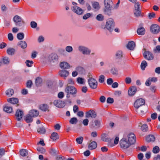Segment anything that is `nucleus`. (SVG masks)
<instances>
[{
    "instance_id": "nucleus-24",
    "label": "nucleus",
    "mask_w": 160,
    "mask_h": 160,
    "mask_svg": "<svg viewBox=\"0 0 160 160\" xmlns=\"http://www.w3.org/2000/svg\"><path fill=\"white\" fill-rule=\"evenodd\" d=\"M97 147L96 142L95 141L91 142L89 144L88 148L90 149H93L96 148Z\"/></svg>"
},
{
    "instance_id": "nucleus-62",
    "label": "nucleus",
    "mask_w": 160,
    "mask_h": 160,
    "mask_svg": "<svg viewBox=\"0 0 160 160\" xmlns=\"http://www.w3.org/2000/svg\"><path fill=\"white\" fill-rule=\"evenodd\" d=\"M5 150L3 148L0 149V158L5 154Z\"/></svg>"
},
{
    "instance_id": "nucleus-15",
    "label": "nucleus",
    "mask_w": 160,
    "mask_h": 160,
    "mask_svg": "<svg viewBox=\"0 0 160 160\" xmlns=\"http://www.w3.org/2000/svg\"><path fill=\"white\" fill-rule=\"evenodd\" d=\"M96 116V113L92 110H90L86 112V117L87 118H95Z\"/></svg>"
},
{
    "instance_id": "nucleus-9",
    "label": "nucleus",
    "mask_w": 160,
    "mask_h": 160,
    "mask_svg": "<svg viewBox=\"0 0 160 160\" xmlns=\"http://www.w3.org/2000/svg\"><path fill=\"white\" fill-rule=\"evenodd\" d=\"M138 34L140 35H143L145 34L146 30L143 27V24L140 23L137 31Z\"/></svg>"
},
{
    "instance_id": "nucleus-30",
    "label": "nucleus",
    "mask_w": 160,
    "mask_h": 160,
    "mask_svg": "<svg viewBox=\"0 0 160 160\" xmlns=\"http://www.w3.org/2000/svg\"><path fill=\"white\" fill-rule=\"evenodd\" d=\"M59 136L56 132H53L51 135V138L53 140H56L59 138Z\"/></svg>"
},
{
    "instance_id": "nucleus-37",
    "label": "nucleus",
    "mask_w": 160,
    "mask_h": 160,
    "mask_svg": "<svg viewBox=\"0 0 160 160\" xmlns=\"http://www.w3.org/2000/svg\"><path fill=\"white\" fill-rule=\"evenodd\" d=\"M76 70L78 72L81 74L85 72V70L83 68L81 67H77L76 68Z\"/></svg>"
},
{
    "instance_id": "nucleus-49",
    "label": "nucleus",
    "mask_w": 160,
    "mask_h": 160,
    "mask_svg": "<svg viewBox=\"0 0 160 160\" xmlns=\"http://www.w3.org/2000/svg\"><path fill=\"white\" fill-rule=\"evenodd\" d=\"M49 58L52 60H57L58 59V56L56 54H52L49 56Z\"/></svg>"
},
{
    "instance_id": "nucleus-39",
    "label": "nucleus",
    "mask_w": 160,
    "mask_h": 160,
    "mask_svg": "<svg viewBox=\"0 0 160 160\" xmlns=\"http://www.w3.org/2000/svg\"><path fill=\"white\" fill-rule=\"evenodd\" d=\"M102 139L103 141L105 142H109L111 141L110 138L107 137L105 134H104L102 135Z\"/></svg>"
},
{
    "instance_id": "nucleus-11",
    "label": "nucleus",
    "mask_w": 160,
    "mask_h": 160,
    "mask_svg": "<svg viewBox=\"0 0 160 160\" xmlns=\"http://www.w3.org/2000/svg\"><path fill=\"white\" fill-rule=\"evenodd\" d=\"M151 31L154 34L158 33L160 31L159 26L157 24H153L151 26Z\"/></svg>"
},
{
    "instance_id": "nucleus-17",
    "label": "nucleus",
    "mask_w": 160,
    "mask_h": 160,
    "mask_svg": "<svg viewBox=\"0 0 160 160\" xmlns=\"http://www.w3.org/2000/svg\"><path fill=\"white\" fill-rule=\"evenodd\" d=\"M59 75L60 76L63 77L64 79L68 76L69 74V72L67 70H63L60 71L59 72Z\"/></svg>"
},
{
    "instance_id": "nucleus-50",
    "label": "nucleus",
    "mask_w": 160,
    "mask_h": 160,
    "mask_svg": "<svg viewBox=\"0 0 160 160\" xmlns=\"http://www.w3.org/2000/svg\"><path fill=\"white\" fill-rule=\"evenodd\" d=\"M141 130L143 132H146L148 130V127L146 124H144L142 125L141 128Z\"/></svg>"
},
{
    "instance_id": "nucleus-8",
    "label": "nucleus",
    "mask_w": 160,
    "mask_h": 160,
    "mask_svg": "<svg viewBox=\"0 0 160 160\" xmlns=\"http://www.w3.org/2000/svg\"><path fill=\"white\" fill-rule=\"evenodd\" d=\"M79 51L82 52L83 54L89 55L91 52V50L83 46H80L78 47Z\"/></svg>"
},
{
    "instance_id": "nucleus-46",
    "label": "nucleus",
    "mask_w": 160,
    "mask_h": 160,
    "mask_svg": "<svg viewBox=\"0 0 160 160\" xmlns=\"http://www.w3.org/2000/svg\"><path fill=\"white\" fill-rule=\"evenodd\" d=\"M24 35L23 33H19L17 35V38L19 40H22L24 38Z\"/></svg>"
},
{
    "instance_id": "nucleus-42",
    "label": "nucleus",
    "mask_w": 160,
    "mask_h": 160,
    "mask_svg": "<svg viewBox=\"0 0 160 160\" xmlns=\"http://www.w3.org/2000/svg\"><path fill=\"white\" fill-rule=\"evenodd\" d=\"M78 120L76 118H71L69 121V122L71 124H76L78 122Z\"/></svg>"
},
{
    "instance_id": "nucleus-25",
    "label": "nucleus",
    "mask_w": 160,
    "mask_h": 160,
    "mask_svg": "<svg viewBox=\"0 0 160 160\" xmlns=\"http://www.w3.org/2000/svg\"><path fill=\"white\" fill-rule=\"evenodd\" d=\"M111 73L113 75L117 76L118 75V72L117 69L115 67H112L110 70Z\"/></svg>"
},
{
    "instance_id": "nucleus-52",
    "label": "nucleus",
    "mask_w": 160,
    "mask_h": 160,
    "mask_svg": "<svg viewBox=\"0 0 160 160\" xmlns=\"http://www.w3.org/2000/svg\"><path fill=\"white\" fill-rule=\"evenodd\" d=\"M50 153L52 155H55L58 154V151L57 149H52L50 151Z\"/></svg>"
},
{
    "instance_id": "nucleus-38",
    "label": "nucleus",
    "mask_w": 160,
    "mask_h": 160,
    "mask_svg": "<svg viewBox=\"0 0 160 160\" xmlns=\"http://www.w3.org/2000/svg\"><path fill=\"white\" fill-rule=\"evenodd\" d=\"M153 52L155 54L160 53V45H158L153 50Z\"/></svg>"
},
{
    "instance_id": "nucleus-59",
    "label": "nucleus",
    "mask_w": 160,
    "mask_h": 160,
    "mask_svg": "<svg viewBox=\"0 0 160 160\" xmlns=\"http://www.w3.org/2000/svg\"><path fill=\"white\" fill-rule=\"evenodd\" d=\"M155 14L153 12L149 13L148 14V17L149 19H151L155 17Z\"/></svg>"
},
{
    "instance_id": "nucleus-21",
    "label": "nucleus",
    "mask_w": 160,
    "mask_h": 160,
    "mask_svg": "<svg viewBox=\"0 0 160 160\" xmlns=\"http://www.w3.org/2000/svg\"><path fill=\"white\" fill-rule=\"evenodd\" d=\"M39 112L36 110H30L29 114L31 115L32 117H37L39 115Z\"/></svg>"
},
{
    "instance_id": "nucleus-43",
    "label": "nucleus",
    "mask_w": 160,
    "mask_h": 160,
    "mask_svg": "<svg viewBox=\"0 0 160 160\" xmlns=\"http://www.w3.org/2000/svg\"><path fill=\"white\" fill-rule=\"evenodd\" d=\"M37 131L40 134H44L46 132L45 129L43 127L39 128L38 129Z\"/></svg>"
},
{
    "instance_id": "nucleus-3",
    "label": "nucleus",
    "mask_w": 160,
    "mask_h": 160,
    "mask_svg": "<svg viewBox=\"0 0 160 160\" xmlns=\"http://www.w3.org/2000/svg\"><path fill=\"white\" fill-rule=\"evenodd\" d=\"M65 92L67 94V97L69 98V96L68 95L69 94H75L77 93V91L74 87L69 86L66 87L65 89Z\"/></svg>"
},
{
    "instance_id": "nucleus-54",
    "label": "nucleus",
    "mask_w": 160,
    "mask_h": 160,
    "mask_svg": "<svg viewBox=\"0 0 160 160\" xmlns=\"http://www.w3.org/2000/svg\"><path fill=\"white\" fill-rule=\"evenodd\" d=\"M94 123H95V126H93L94 127L96 126V128H98L100 127V122L99 121L96 120L94 121Z\"/></svg>"
},
{
    "instance_id": "nucleus-31",
    "label": "nucleus",
    "mask_w": 160,
    "mask_h": 160,
    "mask_svg": "<svg viewBox=\"0 0 160 160\" xmlns=\"http://www.w3.org/2000/svg\"><path fill=\"white\" fill-rule=\"evenodd\" d=\"M32 118L33 117L31 115H29V114L25 117V120L27 122L30 123L32 122L33 120Z\"/></svg>"
},
{
    "instance_id": "nucleus-41",
    "label": "nucleus",
    "mask_w": 160,
    "mask_h": 160,
    "mask_svg": "<svg viewBox=\"0 0 160 160\" xmlns=\"http://www.w3.org/2000/svg\"><path fill=\"white\" fill-rule=\"evenodd\" d=\"M96 19L99 21H102L104 19V16L102 14H99L96 17Z\"/></svg>"
},
{
    "instance_id": "nucleus-19",
    "label": "nucleus",
    "mask_w": 160,
    "mask_h": 160,
    "mask_svg": "<svg viewBox=\"0 0 160 160\" xmlns=\"http://www.w3.org/2000/svg\"><path fill=\"white\" fill-rule=\"evenodd\" d=\"M39 108L44 112L47 111L49 112V107L47 104H43L40 105L39 106Z\"/></svg>"
},
{
    "instance_id": "nucleus-33",
    "label": "nucleus",
    "mask_w": 160,
    "mask_h": 160,
    "mask_svg": "<svg viewBox=\"0 0 160 160\" xmlns=\"http://www.w3.org/2000/svg\"><path fill=\"white\" fill-rule=\"evenodd\" d=\"M15 52V49L11 48H9L7 50V53L10 55H13Z\"/></svg>"
},
{
    "instance_id": "nucleus-18",
    "label": "nucleus",
    "mask_w": 160,
    "mask_h": 160,
    "mask_svg": "<svg viewBox=\"0 0 160 160\" xmlns=\"http://www.w3.org/2000/svg\"><path fill=\"white\" fill-rule=\"evenodd\" d=\"M135 46V43L133 41H129L127 45V48L130 50H133Z\"/></svg>"
},
{
    "instance_id": "nucleus-5",
    "label": "nucleus",
    "mask_w": 160,
    "mask_h": 160,
    "mask_svg": "<svg viewBox=\"0 0 160 160\" xmlns=\"http://www.w3.org/2000/svg\"><path fill=\"white\" fill-rule=\"evenodd\" d=\"M125 138L131 145L134 144L136 142V137L134 134L133 133L128 134L127 137Z\"/></svg>"
},
{
    "instance_id": "nucleus-61",
    "label": "nucleus",
    "mask_w": 160,
    "mask_h": 160,
    "mask_svg": "<svg viewBox=\"0 0 160 160\" xmlns=\"http://www.w3.org/2000/svg\"><path fill=\"white\" fill-rule=\"evenodd\" d=\"M31 26L32 28H35L37 27V23L34 21H32L30 23Z\"/></svg>"
},
{
    "instance_id": "nucleus-40",
    "label": "nucleus",
    "mask_w": 160,
    "mask_h": 160,
    "mask_svg": "<svg viewBox=\"0 0 160 160\" xmlns=\"http://www.w3.org/2000/svg\"><path fill=\"white\" fill-rule=\"evenodd\" d=\"M147 63L145 61H142L141 65V69L143 70H144L146 67L147 66Z\"/></svg>"
},
{
    "instance_id": "nucleus-28",
    "label": "nucleus",
    "mask_w": 160,
    "mask_h": 160,
    "mask_svg": "<svg viewBox=\"0 0 160 160\" xmlns=\"http://www.w3.org/2000/svg\"><path fill=\"white\" fill-rule=\"evenodd\" d=\"M2 63L4 64H8L10 62L9 58L7 57H3L2 58Z\"/></svg>"
},
{
    "instance_id": "nucleus-63",
    "label": "nucleus",
    "mask_w": 160,
    "mask_h": 160,
    "mask_svg": "<svg viewBox=\"0 0 160 160\" xmlns=\"http://www.w3.org/2000/svg\"><path fill=\"white\" fill-rule=\"evenodd\" d=\"M57 160H66L65 158L62 156H58L56 157Z\"/></svg>"
},
{
    "instance_id": "nucleus-13",
    "label": "nucleus",
    "mask_w": 160,
    "mask_h": 160,
    "mask_svg": "<svg viewBox=\"0 0 160 160\" xmlns=\"http://www.w3.org/2000/svg\"><path fill=\"white\" fill-rule=\"evenodd\" d=\"M53 104L56 107L62 108L63 107L65 106V102L60 100H56L54 101Z\"/></svg>"
},
{
    "instance_id": "nucleus-7",
    "label": "nucleus",
    "mask_w": 160,
    "mask_h": 160,
    "mask_svg": "<svg viewBox=\"0 0 160 160\" xmlns=\"http://www.w3.org/2000/svg\"><path fill=\"white\" fill-rule=\"evenodd\" d=\"M143 55L144 58L148 60H152L154 58V55L151 52L145 50H144Z\"/></svg>"
},
{
    "instance_id": "nucleus-20",
    "label": "nucleus",
    "mask_w": 160,
    "mask_h": 160,
    "mask_svg": "<svg viewBox=\"0 0 160 160\" xmlns=\"http://www.w3.org/2000/svg\"><path fill=\"white\" fill-rule=\"evenodd\" d=\"M134 15L136 17L138 18L139 17H143L144 14L143 13H141L140 9H135L134 11Z\"/></svg>"
},
{
    "instance_id": "nucleus-34",
    "label": "nucleus",
    "mask_w": 160,
    "mask_h": 160,
    "mask_svg": "<svg viewBox=\"0 0 160 160\" xmlns=\"http://www.w3.org/2000/svg\"><path fill=\"white\" fill-rule=\"evenodd\" d=\"M42 82V79L39 77H37L35 81L36 86L37 87L40 86Z\"/></svg>"
},
{
    "instance_id": "nucleus-64",
    "label": "nucleus",
    "mask_w": 160,
    "mask_h": 160,
    "mask_svg": "<svg viewBox=\"0 0 160 160\" xmlns=\"http://www.w3.org/2000/svg\"><path fill=\"white\" fill-rule=\"evenodd\" d=\"M8 38L9 41H12L13 39V37L12 33H9L8 35Z\"/></svg>"
},
{
    "instance_id": "nucleus-27",
    "label": "nucleus",
    "mask_w": 160,
    "mask_h": 160,
    "mask_svg": "<svg viewBox=\"0 0 160 160\" xmlns=\"http://www.w3.org/2000/svg\"><path fill=\"white\" fill-rule=\"evenodd\" d=\"M8 102H10L13 104H15L18 103V100L16 98H11L7 99Z\"/></svg>"
},
{
    "instance_id": "nucleus-12",
    "label": "nucleus",
    "mask_w": 160,
    "mask_h": 160,
    "mask_svg": "<svg viewBox=\"0 0 160 160\" xmlns=\"http://www.w3.org/2000/svg\"><path fill=\"white\" fill-rule=\"evenodd\" d=\"M72 10L78 15H80L82 14L83 10L78 6H73L72 8Z\"/></svg>"
},
{
    "instance_id": "nucleus-60",
    "label": "nucleus",
    "mask_w": 160,
    "mask_h": 160,
    "mask_svg": "<svg viewBox=\"0 0 160 160\" xmlns=\"http://www.w3.org/2000/svg\"><path fill=\"white\" fill-rule=\"evenodd\" d=\"M26 63L27 66L28 67H31L32 64L33 63L32 61L27 60L26 61Z\"/></svg>"
},
{
    "instance_id": "nucleus-58",
    "label": "nucleus",
    "mask_w": 160,
    "mask_h": 160,
    "mask_svg": "<svg viewBox=\"0 0 160 160\" xmlns=\"http://www.w3.org/2000/svg\"><path fill=\"white\" fill-rule=\"evenodd\" d=\"M132 81L130 77H127L125 79V82L127 84H129L131 83Z\"/></svg>"
},
{
    "instance_id": "nucleus-44",
    "label": "nucleus",
    "mask_w": 160,
    "mask_h": 160,
    "mask_svg": "<svg viewBox=\"0 0 160 160\" xmlns=\"http://www.w3.org/2000/svg\"><path fill=\"white\" fill-rule=\"evenodd\" d=\"M160 149L158 146H155L152 149V152L154 153H157L159 152Z\"/></svg>"
},
{
    "instance_id": "nucleus-48",
    "label": "nucleus",
    "mask_w": 160,
    "mask_h": 160,
    "mask_svg": "<svg viewBox=\"0 0 160 160\" xmlns=\"http://www.w3.org/2000/svg\"><path fill=\"white\" fill-rule=\"evenodd\" d=\"M77 82H78V83L80 84H84V79L82 78H80V77L78 78H77Z\"/></svg>"
},
{
    "instance_id": "nucleus-23",
    "label": "nucleus",
    "mask_w": 160,
    "mask_h": 160,
    "mask_svg": "<svg viewBox=\"0 0 160 160\" xmlns=\"http://www.w3.org/2000/svg\"><path fill=\"white\" fill-rule=\"evenodd\" d=\"M14 93V91L11 88L8 89L5 92L6 95L9 97H11Z\"/></svg>"
},
{
    "instance_id": "nucleus-2",
    "label": "nucleus",
    "mask_w": 160,
    "mask_h": 160,
    "mask_svg": "<svg viewBox=\"0 0 160 160\" xmlns=\"http://www.w3.org/2000/svg\"><path fill=\"white\" fill-rule=\"evenodd\" d=\"M114 27V22L113 19L109 18L106 21L105 26L102 25L101 27L102 29L106 28L109 32H111L113 31Z\"/></svg>"
},
{
    "instance_id": "nucleus-36",
    "label": "nucleus",
    "mask_w": 160,
    "mask_h": 160,
    "mask_svg": "<svg viewBox=\"0 0 160 160\" xmlns=\"http://www.w3.org/2000/svg\"><path fill=\"white\" fill-rule=\"evenodd\" d=\"M13 20L15 22L18 23L21 21L22 18L19 16L16 15L14 17Z\"/></svg>"
},
{
    "instance_id": "nucleus-26",
    "label": "nucleus",
    "mask_w": 160,
    "mask_h": 160,
    "mask_svg": "<svg viewBox=\"0 0 160 160\" xmlns=\"http://www.w3.org/2000/svg\"><path fill=\"white\" fill-rule=\"evenodd\" d=\"M18 45H19L21 48L23 49L26 48L27 46L26 42L23 41H21L19 42L18 43Z\"/></svg>"
},
{
    "instance_id": "nucleus-32",
    "label": "nucleus",
    "mask_w": 160,
    "mask_h": 160,
    "mask_svg": "<svg viewBox=\"0 0 160 160\" xmlns=\"http://www.w3.org/2000/svg\"><path fill=\"white\" fill-rule=\"evenodd\" d=\"M20 154L22 156H26L28 155V151L25 149H22L20 151Z\"/></svg>"
},
{
    "instance_id": "nucleus-10",
    "label": "nucleus",
    "mask_w": 160,
    "mask_h": 160,
    "mask_svg": "<svg viewBox=\"0 0 160 160\" xmlns=\"http://www.w3.org/2000/svg\"><path fill=\"white\" fill-rule=\"evenodd\" d=\"M145 103L144 100L142 98L137 99L134 103V107L136 109H138L140 106Z\"/></svg>"
},
{
    "instance_id": "nucleus-57",
    "label": "nucleus",
    "mask_w": 160,
    "mask_h": 160,
    "mask_svg": "<svg viewBox=\"0 0 160 160\" xmlns=\"http://www.w3.org/2000/svg\"><path fill=\"white\" fill-rule=\"evenodd\" d=\"M105 77L103 75H101L99 77V81L100 82L102 83L104 81Z\"/></svg>"
},
{
    "instance_id": "nucleus-4",
    "label": "nucleus",
    "mask_w": 160,
    "mask_h": 160,
    "mask_svg": "<svg viewBox=\"0 0 160 160\" xmlns=\"http://www.w3.org/2000/svg\"><path fill=\"white\" fill-rule=\"evenodd\" d=\"M88 82L90 87L91 88L95 89L97 88L98 86L97 82L95 79L92 78V76L91 77L90 76L89 77Z\"/></svg>"
},
{
    "instance_id": "nucleus-35",
    "label": "nucleus",
    "mask_w": 160,
    "mask_h": 160,
    "mask_svg": "<svg viewBox=\"0 0 160 160\" xmlns=\"http://www.w3.org/2000/svg\"><path fill=\"white\" fill-rule=\"evenodd\" d=\"M3 110L7 113H10L12 112V108L11 107L6 106L3 108Z\"/></svg>"
},
{
    "instance_id": "nucleus-14",
    "label": "nucleus",
    "mask_w": 160,
    "mask_h": 160,
    "mask_svg": "<svg viewBox=\"0 0 160 160\" xmlns=\"http://www.w3.org/2000/svg\"><path fill=\"white\" fill-rule=\"evenodd\" d=\"M137 90L135 86H132L130 87L128 90V94L129 96H132L136 93Z\"/></svg>"
},
{
    "instance_id": "nucleus-45",
    "label": "nucleus",
    "mask_w": 160,
    "mask_h": 160,
    "mask_svg": "<svg viewBox=\"0 0 160 160\" xmlns=\"http://www.w3.org/2000/svg\"><path fill=\"white\" fill-rule=\"evenodd\" d=\"M37 150L38 151L42 153H45L46 151V150L44 148L42 147H38L37 148Z\"/></svg>"
},
{
    "instance_id": "nucleus-47",
    "label": "nucleus",
    "mask_w": 160,
    "mask_h": 160,
    "mask_svg": "<svg viewBox=\"0 0 160 160\" xmlns=\"http://www.w3.org/2000/svg\"><path fill=\"white\" fill-rule=\"evenodd\" d=\"M116 56L118 58H120L122 56V53L121 51H118L116 53Z\"/></svg>"
},
{
    "instance_id": "nucleus-16",
    "label": "nucleus",
    "mask_w": 160,
    "mask_h": 160,
    "mask_svg": "<svg viewBox=\"0 0 160 160\" xmlns=\"http://www.w3.org/2000/svg\"><path fill=\"white\" fill-rule=\"evenodd\" d=\"M23 115V112L22 111L18 110L16 112L15 115L17 120H20L22 118Z\"/></svg>"
},
{
    "instance_id": "nucleus-6",
    "label": "nucleus",
    "mask_w": 160,
    "mask_h": 160,
    "mask_svg": "<svg viewBox=\"0 0 160 160\" xmlns=\"http://www.w3.org/2000/svg\"><path fill=\"white\" fill-rule=\"evenodd\" d=\"M120 147L123 149L128 148L131 145L125 138H123L120 140Z\"/></svg>"
},
{
    "instance_id": "nucleus-1",
    "label": "nucleus",
    "mask_w": 160,
    "mask_h": 160,
    "mask_svg": "<svg viewBox=\"0 0 160 160\" xmlns=\"http://www.w3.org/2000/svg\"><path fill=\"white\" fill-rule=\"evenodd\" d=\"M105 13L109 16L111 15V10H113V3L112 0H104Z\"/></svg>"
},
{
    "instance_id": "nucleus-29",
    "label": "nucleus",
    "mask_w": 160,
    "mask_h": 160,
    "mask_svg": "<svg viewBox=\"0 0 160 160\" xmlns=\"http://www.w3.org/2000/svg\"><path fill=\"white\" fill-rule=\"evenodd\" d=\"M146 140L148 142H154L155 140V138L154 136L152 135H149L146 138Z\"/></svg>"
},
{
    "instance_id": "nucleus-51",
    "label": "nucleus",
    "mask_w": 160,
    "mask_h": 160,
    "mask_svg": "<svg viewBox=\"0 0 160 160\" xmlns=\"http://www.w3.org/2000/svg\"><path fill=\"white\" fill-rule=\"evenodd\" d=\"M83 140V138L82 137H80L76 139V141L78 144H81Z\"/></svg>"
},
{
    "instance_id": "nucleus-56",
    "label": "nucleus",
    "mask_w": 160,
    "mask_h": 160,
    "mask_svg": "<svg viewBox=\"0 0 160 160\" xmlns=\"http://www.w3.org/2000/svg\"><path fill=\"white\" fill-rule=\"evenodd\" d=\"M66 50L68 52H71L73 50L71 46H67L65 48Z\"/></svg>"
},
{
    "instance_id": "nucleus-22",
    "label": "nucleus",
    "mask_w": 160,
    "mask_h": 160,
    "mask_svg": "<svg viewBox=\"0 0 160 160\" xmlns=\"http://www.w3.org/2000/svg\"><path fill=\"white\" fill-rule=\"evenodd\" d=\"M60 67L62 68L67 69L70 68V66L69 64L67 62H63L60 63Z\"/></svg>"
},
{
    "instance_id": "nucleus-53",
    "label": "nucleus",
    "mask_w": 160,
    "mask_h": 160,
    "mask_svg": "<svg viewBox=\"0 0 160 160\" xmlns=\"http://www.w3.org/2000/svg\"><path fill=\"white\" fill-rule=\"evenodd\" d=\"M92 7L95 9H98L99 8V3L97 2H94L92 4Z\"/></svg>"
},
{
    "instance_id": "nucleus-55",
    "label": "nucleus",
    "mask_w": 160,
    "mask_h": 160,
    "mask_svg": "<svg viewBox=\"0 0 160 160\" xmlns=\"http://www.w3.org/2000/svg\"><path fill=\"white\" fill-rule=\"evenodd\" d=\"M32 82L31 80H29L26 83V86L27 88H30L32 85Z\"/></svg>"
}]
</instances>
